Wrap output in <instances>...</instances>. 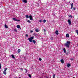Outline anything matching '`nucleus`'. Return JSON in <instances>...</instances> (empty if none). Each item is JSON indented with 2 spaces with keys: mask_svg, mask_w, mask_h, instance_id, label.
<instances>
[{
  "mask_svg": "<svg viewBox=\"0 0 78 78\" xmlns=\"http://www.w3.org/2000/svg\"><path fill=\"white\" fill-rule=\"evenodd\" d=\"M70 41H67L66 43H65L64 45L67 48H69L70 47Z\"/></svg>",
  "mask_w": 78,
  "mask_h": 78,
  "instance_id": "nucleus-1",
  "label": "nucleus"
},
{
  "mask_svg": "<svg viewBox=\"0 0 78 78\" xmlns=\"http://www.w3.org/2000/svg\"><path fill=\"white\" fill-rule=\"evenodd\" d=\"M12 20H14V21H17V22H20V20H17L14 18H12Z\"/></svg>",
  "mask_w": 78,
  "mask_h": 78,
  "instance_id": "nucleus-2",
  "label": "nucleus"
},
{
  "mask_svg": "<svg viewBox=\"0 0 78 78\" xmlns=\"http://www.w3.org/2000/svg\"><path fill=\"white\" fill-rule=\"evenodd\" d=\"M29 18L30 20H33V16H31V15L29 16Z\"/></svg>",
  "mask_w": 78,
  "mask_h": 78,
  "instance_id": "nucleus-3",
  "label": "nucleus"
},
{
  "mask_svg": "<svg viewBox=\"0 0 78 78\" xmlns=\"http://www.w3.org/2000/svg\"><path fill=\"white\" fill-rule=\"evenodd\" d=\"M68 22L69 23V25H71V21H70V20H68Z\"/></svg>",
  "mask_w": 78,
  "mask_h": 78,
  "instance_id": "nucleus-4",
  "label": "nucleus"
},
{
  "mask_svg": "<svg viewBox=\"0 0 78 78\" xmlns=\"http://www.w3.org/2000/svg\"><path fill=\"white\" fill-rule=\"evenodd\" d=\"M71 5V9H72L73 8V3H72L70 4Z\"/></svg>",
  "mask_w": 78,
  "mask_h": 78,
  "instance_id": "nucleus-5",
  "label": "nucleus"
},
{
  "mask_svg": "<svg viewBox=\"0 0 78 78\" xmlns=\"http://www.w3.org/2000/svg\"><path fill=\"white\" fill-rule=\"evenodd\" d=\"M58 33H59V32L58 31V30H56L55 31V33L57 35H58V34H59Z\"/></svg>",
  "mask_w": 78,
  "mask_h": 78,
  "instance_id": "nucleus-6",
  "label": "nucleus"
},
{
  "mask_svg": "<svg viewBox=\"0 0 78 78\" xmlns=\"http://www.w3.org/2000/svg\"><path fill=\"white\" fill-rule=\"evenodd\" d=\"M28 40L30 42H32V40L30 38H29Z\"/></svg>",
  "mask_w": 78,
  "mask_h": 78,
  "instance_id": "nucleus-7",
  "label": "nucleus"
},
{
  "mask_svg": "<svg viewBox=\"0 0 78 78\" xmlns=\"http://www.w3.org/2000/svg\"><path fill=\"white\" fill-rule=\"evenodd\" d=\"M61 62L62 64H64V60H63V59H61Z\"/></svg>",
  "mask_w": 78,
  "mask_h": 78,
  "instance_id": "nucleus-8",
  "label": "nucleus"
},
{
  "mask_svg": "<svg viewBox=\"0 0 78 78\" xmlns=\"http://www.w3.org/2000/svg\"><path fill=\"white\" fill-rule=\"evenodd\" d=\"M23 2H24L25 3H27V0H23Z\"/></svg>",
  "mask_w": 78,
  "mask_h": 78,
  "instance_id": "nucleus-9",
  "label": "nucleus"
},
{
  "mask_svg": "<svg viewBox=\"0 0 78 78\" xmlns=\"http://www.w3.org/2000/svg\"><path fill=\"white\" fill-rule=\"evenodd\" d=\"M63 51H64V53H66V48H63Z\"/></svg>",
  "mask_w": 78,
  "mask_h": 78,
  "instance_id": "nucleus-10",
  "label": "nucleus"
},
{
  "mask_svg": "<svg viewBox=\"0 0 78 78\" xmlns=\"http://www.w3.org/2000/svg\"><path fill=\"white\" fill-rule=\"evenodd\" d=\"M66 36L67 37H69V34H66Z\"/></svg>",
  "mask_w": 78,
  "mask_h": 78,
  "instance_id": "nucleus-11",
  "label": "nucleus"
},
{
  "mask_svg": "<svg viewBox=\"0 0 78 78\" xmlns=\"http://www.w3.org/2000/svg\"><path fill=\"white\" fill-rule=\"evenodd\" d=\"M5 28H8V26L6 25V24H5Z\"/></svg>",
  "mask_w": 78,
  "mask_h": 78,
  "instance_id": "nucleus-12",
  "label": "nucleus"
},
{
  "mask_svg": "<svg viewBox=\"0 0 78 78\" xmlns=\"http://www.w3.org/2000/svg\"><path fill=\"white\" fill-rule=\"evenodd\" d=\"M20 49H19L18 50V53H20Z\"/></svg>",
  "mask_w": 78,
  "mask_h": 78,
  "instance_id": "nucleus-13",
  "label": "nucleus"
},
{
  "mask_svg": "<svg viewBox=\"0 0 78 78\" xmlns=\"http://www.w3.org/2000/svg\"><path fill=\"white\" fill-rule=\"evenodd\" d=\"M3 74H4V75H6V72L5 71H4Z\"/></svg>",
  "mask_w": 78,
  "mask_h": 78,
  "instance_id": "nucleus-14",
  "label": "nucleus"
},
{
  "mask_svg": "<svg viewBox=\"0 0 78 78\" xmlns=\"http://www.w3.org/2000/svg\"><path fill=\"white\" fill-rule=\"evenodd\" d=\"M35 31H36V32H37V33H38L39 32V30L38 29H37L35 30Z\"/></svg>",
  "mask_w": 78,
  "mask_h": 78,
  "instance_id": "nucleus-15",
  "label": "nucleus"
},
{
  "mask_svg": "<svg viewBox=\"0 0 78 78\" xmlns=\"http://www.w3.org/2000/svg\"><path fill=\"white\" fill-rule=\"evenodd\" d=\"M26 18H27V19H28L29 18V16H28V15H27L26 16Z\"/></svg>",
  "mask_w": 78,
  "mask_h": 78,
  "instance_id": "nucleus-16",
  "label": "nucleus"
},
{
  "mask_svg": "<svg viewBox=\"0 0 78 78\" xmlns=\"http://www.w3.org/2000/svg\"><path fill=\"white\" fill-rule=\"evenodd\" d=\"M67 66L68 67H69L70 66V64L68 63L67 65Z\"/></svg>",
  "mask_w": 78,
  "mask_h": 78,
  "instance_id": "nucleus-17",
  "label": "nucleus"
},
{
  "mask_svg": "<svg viewBox=\"0 0 78 78\" xmlns=\"http://www.w3.org/2000/svg\"><path fill=\"white\" fill-rule=\"evenodd\" d=\"M11 56L13 59H14V58H15V57H14V55H11Z\"/></svg>",
  "mask_w": 78,
  "mask_h": 78,
  "instance_id": "nucleus-18",
  "label": "nucleus"
},
{
  "mask_svg": "<svg viewBox=\"0 0 78 78\" xmlns=\"http://www.w3.org/2000/svg\"><path fill=\"white\" fill-rule=\"evenodd\" d=\"M32 42H33L34 44H36V41L35 40H33Z\"/></svg>",
  "mask_w": 78,
  "mask_h": 78,
  "instance_id": "nucleus-19",
  "label": "nucleus"
},
{
  "mask_svg": "<svg viewBox=\"0 0 78 78\" xmlns=\"http://www.w3.org/2000/svg\"><path fill=\"white\" fill-rule=\"evenodd\" d=\"M17 28H19V29L20 28V25H17Z\"/></svg>",
  "mask_w": 78,
  "mask_h": 78,
  "instance_id": "nucleus-20",
  "label": "nucleus"
},
{
  "mask_svg": "<svg viewBox=\"0 0 78 78\" xmlns=\"http://www.w3.org/2000/svg\"><path fill=\"white\" fill-rule=\"evenodd\" d=\"M30 38L32 40H33V39H34V37H30Z\"/></svg>",
  "mask_w": 78,
  "mask_h": 78,
  "instance_id": "nucleus-21",
  "label": "nucleus"
},
{
  "mask_svg": "<svg viewBox=\"0 0 78 78\" xmlns=\"http://www.w3.org/2000/svg\"><path fill=\"white\" fill-rule=\"evenodd\" d=\"M51 40H52V41H53V37H51Z\"/></svg>",
  "mask_w": 78,
  "mask_h": 78,
  "instance_id": "nucleus-22",
  "label": "nucleus"
},
{
  "mask_svg": "<svg viewBox=\"0 0 78 78\" xmlns=\"http://www.w3.org/2000/svg\"><path fill=\"white\" fill-rule=\"evenodd\" d=\"M47 22V21L46 20H43V22H44V23H45V22Z\"/></svg>",
  "mask_w": 78,
  "mask_h": 78,
  "instance_id": "nucleus-23",
  "label": "nucleus"
},
{
  "mask_svg": "<svg viewBox=\"0 0 78 78\" xmlns=\"http://www.w3.org/2000/svg\"><path fill=\"white\" fill-rule=\"evenodd\" d=\"M27 22L30 23H31V21H30V20H28V21H27Z\"/></svg>",
  "mask_w": 78,
  "mask_h": 78,
  "instance_id": "nucleus-24",
  "label": "nucleus"
},
{
  "mask_svg": "<svg viewBox=\"0 0 78 78\" xmlns=\"http://www.w3.org/2000/svg\"><path fill=\"white\" fill-rule=\"evenodd\" d=\"M76 33L77 34V35H78V30H76Z\"/></svg>",
  "mask_w": 78,
  "mask_h": 78,
  "instance_id": "nucleus-25",
  "label": "nucleus"
},
{
  "mask_svg": "<svg viewBox=\"0 0 78 78\" xmlns=\"http://www.w3.org/2000/svg\"><path fill=\"white\" fill-rule=\"evenodd\" d=\"M28 76H29V77H30V78H31V76L30 74H29L28 75Z\"/></svg>",
  "mask_w": 78,
  "mask_h": 78,
  "instance_id": "nucleus-26",
  "label": "nucleus"
},
{
  "mask_svg": "<svg viewBox=\"0 0 78 78\" xmlns=\"http://www.w3.org/2000/svg\"><path fill=\"white\" fill-rule=\"evenodd\" d=\"M69 17H71V18H72V17H73L72 16L70 15L69 16Z\"/></svg>",
  "mask_w": 78,
  "mask_h": 78,
  "instance_id": "nucleus-27",
  "label": "nucleus"
},
{
  "mask_svg": "<svg viewBox=\"0 0 78 78\" xmlns=\"http://www.w3.org/2000/svg\"><path fill=\"white\" fill-rule=\"evenodd\" d=\"M7 69H8L7 68H5L4 71H6V70H7Z\"/></svg>",
  "mask_w": 78,
  "mask_h": 78,
  "instance_id": "nucleus-28",
  "label": "nucleus"
},
{
  "mask_svg": "<svg viewBox=\"0 0 78 78\" xmlns=\"http://www.w3.org/2000/svg\"><path fill=\"white\" fill-rule=\"evenodd\" d=\"M25 36L26 37H28V34H26L25 35Z\"/></svg>",
  "mask_w": 78,
  "mask_h": 78,
  "instance_id": "nucleus-29",
  "label": "nucleus"
},
{
  "mask_svg": "<svg viewBox=\"0 0 78 78\" xmlns=\"http://www.w3.org/2000/svg\"><path fill=\"white\" fill-rule=\"evenodd\" d=\"M39 22H41V23L42 22V19H41V20L39 21Z\"/></svg>",
  "mask_w": 78,
  "mask_h": 78,
  "instance_id": "nucleus-30",
  "label": "nucleus"
},
{
  "mask_svg": "<svg viewBox=\"0 0 78 78\" xmlns=\"http://www.w3.org/2000/svg\"><path fill=\"white\" fill-rule=\"evenodd\" d=\"M73 9L74 11H75L76 9H75V7H73Z\"/></svg>",
  "mask_w": 78,
  "mask_h": 78,
  "instance_id": "nucleus-31",
  "label": "nucleus"
},
{
  "mask_svg": "<svg viewBox=\"0 0 78 78\" xmlns=\"http://www.w3.org/2000/svg\"><path fill=\"white\" fill-rule=\"evenodd\" d=\"M53 78H55V74H54L53 75Z\"/></svg>",
  "mask_w": 78,
  "mask_h": 78,
  "instance_id": "nucleus-32",
  "label": "nucleus"
},
{
  "mask_svg": "<svg viewBox=\"0 0 78 78\" xmlns=\"http://www.w3.org/2000/svg\"><path fill=\"white\" fill-rule=\"evenodd\" d=\"M39 61H42V58H39Z\"/></svg>",
  "mask_w": 78,
  "mask_h": 78,
  "instance_id": "nucleus-33",
  "label": "nucleus"
},
{
  "mask_svg": "<svg viewBox=\"0 0 78 78\" xmlns=\"http://www.w3.org/2000/svg\"><path fill=\"white\" fill-rule=\"evenodd\" d=\"M20 70H23V68H20Z\"/></svg>",
  "mask_w": 78,
  "mask_h": 78,
  "instance_id": "nucleus-34",
  "label": "nucleus"
},
{
  "mask_svg": "<svg viewBox=\"0 0 78 78\" xmlns=\"http://www.w3.org/2000/svg\"><path fill=\"white\" fill-rule=\"evenodd\" d=\"M71 61H73V58H71Z\"/></svg>",
  "mask_w": 78,
  "mask_h": 78,
  "instance_id": "nucleus-35",
  "label": "nucleus"
},
{
  "mask_svg": "<svg viewBox=\"0 0 78 78\" xmlns=\"http://www.w3.org/2000/svg\"><path fill=\"white\" fill-rule=\"evenodd\" d=\"M14 30H15V31H16V32H17V30H16V29H15Z\"/></svg>",
  "mask_w": 78,
  "mask_h": 78,
  "instance_id": "nucleus-36",
  "label": "nucleus"
},
{
  "mask_svg": "<svg viewBox=\"0 0 78 78\" xmlns=\"http://www.w3.org/2000/svg\"><path fill=\"white\" fill-rule=\"evenodd\" d=\"M68 54H69V52H67V53H66V55H68Z\"/></svg>",
  "mask_w": 78,
  "mask_h": 78,
  "instance_id": "nucleus-37",
  "label": "nucleus"
},
{
  "mask_svg": "<svg viewBox=\"0 0 78 78\" xmlns=\"http://www.w3.org/2000/svg\"><path fill=\"white\" fill-rule=\"evenodd\" d=\"M2 69V66H1V65H0V69Z\"/></svg>",
  "mask_w": 78,
  "mask_h": 78,
  "instance_id": "nucleus-38",
  "label": "nucleus"
},
{
  "mask_svg": "<svg viewBox=\"0 0 78 78\" xmlns=\"http://www.w3.org/2000/svg\"><path fill=\"white\" fill-rule=\"evenodd\" d=\"M25 70H26V72H27V69H26Z\"/></svg>",
  "mask_w": 78,
  "mask_h": 78,
  "instance_id": "nucleus-39",
  "label": "nucleus"
},
{
  "mask_svg": "<svg viewBox=\"0 0 78 78\" xmlns=\"http://www.w3.org/2000/svg\"><path fill=\"white\" fill-rule=\"evenodd\" d=\"M44 31H45V29H44Z\"/></svg>",
  "mask_w": 78,
  "mask_h": 78,
  "instance_id": "nucleus-40",
  "label": "nucleus"
},
{
  "mask_svg": "<svg viewBox=\"0 0 78 78\" xmlns=\"http://www.w3.org/2000/svg\"><path fill=\"white\" fill-rule=\"evenodd\" d=\"M31 32H33V31H32V30L30 31Z\"/></svg>",
  "mask_w": 78,
  "mask_h": 78,
  "instance_id": "nucleus-41",
  "label": "nucleus"
},
{
  "mask_svg": "<svg viewBox=\"0 0 78 78\" xmlns=\"http://www.w3.org/2000/svg\"><path fill=\"white\" fill-rule=\"evenodd\" d=\"M1 63H0V66H1Z\"/></svg>",
  "mask_w": 78,
  "mask_h": 78,
  "instance_id": "nucleus-42",
  "label": "nucleus"
},
{
  "mask_svg": "<svg viewBox=\"0 0 78 78\" xmlns=\"http://www.w3.org/2000/svg\"><path fill=\"white\" fill-rule=\"evenodd\" d=\"M77 47H78V44H77Z\"/></svg>",
  "mask_w": 78,
  "mask_h": 78,
  "instance_id": "nucleus-43",
  "label": "nucleus"
},
{
  "mask_svg": "<svg viewBox=\"0 0 78 78\" xmlns=\"http://www.w3.org/2000/svg\"><path fill=\"white\" fill-rule=\"evenodd\" d=\"M15 78H17V77H15Z\"/></svg>",
  "mask_w": 78,
  "mask_h": 78,
  "instance_id": "nucleus-44",
  "label": "nucleus"
},
{
  "mask_svg": "<svg viewBox=\"0 0 78 78\" xmlns=\"http://www.w3.org/2000/svg\"><path fill=\"white\" fill-rule=\"evenodd\" d=\"M19 78H21V77H19Z\"/></svg>",
  "mask_w": 78,
  "mask_h": 78,
  "instance_id": "nucleus-45",
  "label": "nucleus"
},
{
  "mask_svg": "<svg viewBox=\"0 0 78 78\" xmlns=\"http://www.w3.org/2000/svg\"><path fill=\"white\" fill-rule=\"evenodd\" d=\"M21 0L23 1V0Z\"/></svg>",
  "mask_w": 78,
  "mask_h": 78,
  "instance_id": "nucleus-46",
  "label": "nucleus"
},
{
  "mask_svg": "<svg viewBox=\"0 0 78 78\" xmlns=\"http://www.w3.org/2000/svg\"><path fill=\"white\" fill-rule=\"evenodd\" d=\"M0 78H1V77H0Z\"/></svg>",
  "mask_w": 78,
  "mask_h": 78,
  "instance_id": "nucleus-47",
  "label": "nucleus"
}]
</instances>
